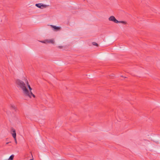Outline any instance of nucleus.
I'll use <instances>...</instances> for the list:
<instances>
[{
    "mask_svg": "<svg viewBox=\"0 0 160 160\" xmlns=\"http://www.w3.org/2000/svg\"><path fill=\"white\" fill-rule=\"evenodd\" d=\"M16 83L18 85V87H19L22 89L24 95H29L28 94V90L27 88L26 84L20 80L18 79L17 80Z\"/></svg>",
    "mask_w": 160,
    "mask_h": 160,
    "instance_id": "nucleus-1",
    "label": "nucleus"
},
{
    "mask_svg": "<svg viewBox=\"0 0 160 160\" xmlns=\"http://www.w3.org/2000/svg\"><path fill=\"white\" fill-rule=\"evenodd\" d=\"M25 83L27 85L28 87L29 88V90H30V92H29V91L28 90V94L29 95H25L26 96H28L30 98H31V97L32 96L33 98H35V96L32 92L31 90H32V89L30 85L29 84L28 82L27 79H26V80H25Z\"/></svg>",
    "mask_w": 160,
    "mask_h": 160,
    "instance_id": "nucleus-2",
    "label": "nucleus"
},
{
    "mask_svg": "<svg viewBox=\"0 0 160 160\" xmlns=\"http://www.w3.org/2000/svg\"><path fill=\"white\" fill-rule=\"evenodd\" d=\"M35 6L41 9H43L45 8H46L49 6L48 5H45L42 3H37L36 4Z\"/></svg>",
    "mask_w": 160,
    "mask_h": 160,
    "instance_id": "nucleus-3",
    "label": "nucleus"
},
{
    "mask_svg": "<svg viewBox=\"0 0 160 160\" xmlns=\"http://www.w3.org/2000/svg\"><path fill=\"white\" fill-rule=\"evenodd\" d=\"M108 20L110 21H113L115 23H118L119 21L117 20L115 17L113 16H111L108 18Z\"/></svg>",
    "mask_w": 160,
    "mask_h": 160,
    "instance_id": "nucleus-4",
    "label": "nucleus"
},
{
    "mask_svg": "<svg viewBox=\"0 0 160 160\" xmlns=\"http://www.w3.org/2000/svg\"><path fill=\"white\" fill-rule=\"evenodd\" d=\"M41 42L45 43H51L52 44H54V40L52 39L50 40H46L45 41H41Z\"/></svg>",
    "mask_w": 160,
    "mask_h": 160,
    "instance_id": "nucleus-5",
    "label": "nucleus"
},
{
    "mask_svg": "<svg viewBox=\"0 0 160 160\" xmlns=\"http://www.w3.org/2000/svg\"><path fill=\"white\" fill-rule=\"evenodd\" d=\"M11 133L12 134V135L13 138L16 137V132L15 130L13 128H11Z\"/></svg>",
    "mask_w": 160,
    "mask_h": 160,
    "instance_id": "nucleus-6",
    "label": "nucleus"
},
{
    "mask_svg": "<svg viewBox=\"0 0 160 160\" xmlns=\"http://www.w3.org/2000/svg\"><path fill=\"white\" fill-rule=\"evenodd\" d=\"M51 26L53 28V30L55 31H58L60 30V28L59 27L52 25H51Z\"/></svg>",
    "mask_w": 160,
    "mask_h": 160,
    "instance_id": "nucleus-7",
    "label": "nucleus"
},
{
    "mask_svg": "<svg viewBox=\"0 0 160 160\" xmlns=\"http://www.w3.org/2000/svg\"><path fill=\"white\" fill-rule=\"evenodd\" d=\"M10 107L11 108L13 109L14 110H15V111H16L17 110V108L14 105H11L10 106Z\"/></svg>",
    "mask_w": 160,
    "mask_h": 160,
    "instance_id": "nucleus-8",
    "label": "nucleus"
},
{
    "mask_svg": "<svg viewBox=\"0 0 160 160\" xmlns=\"http://www.w3.org/2000/svg\"><path fill=\"white\" fill-rule=\"evenodd\" d=\"M14 157V155H11L9 158L8 160H13Z\"/></svg>",
    "mask_w": 160,
    "mask_h": 160,
    "instance_id": "nucleus-9",
    "label": "nucleus"
},
{
    "mask_svg": "<svg viewBox=\"0 0 160 160\" xmlns=\"http://www.w3.org/2000/svg\"><path fill=\"white\" fill-rule=\"evenodd\" d=\"M118 23H120L124 24H127V22L124 21H119Z\"/></svg>",
    "mask_w": 160,
    "mask_h": 160,
    "instance_id": "nucleus-10",
    "label": "nucleus"
},
{
    "mask_svg": "<svg viewBox=\"0 0 160 160\" xmlns=\"http://www.w3.org/2000/svg\"><path fill=\"white\" fill-rule=\"evenodd\" d=\"M92 44L94 46H98V44L96 42H92Z\"/></svg>",
    "mask_w": 160,
    "mask_h": 160,
    "instance_id": "nucleus-11",
    "label": "nucleus"
},
{
    "mask_svg": "<svg viewBox=\"0 0 160 160\" xmlns=\"http://www.w3.org/2000/svg\"><path fill=\"white\" fill-rule=\"evenodd\" d=\"M14 139V140L15 141V142L16 143V144H17V139H16V137H15L14 138H13Z\"/></svg>",
    "mask_w": 160,
    "mask_h": 160,
    "instance_id": "nucleus-12",
    "label": "nucleus"
},
{
    "mask_svg": "<svg viewBox=\"0 0 160 160\" xmlns=\"http://www.w3.org/2000/svg\"><path fill=\"white\" fill-rule=\"evenodd\" d=\"M62 46H59L58 47L59 48H62Z\"/></svg>",
    "mask_w": 160,
    "mask_h": 160,
    "instance_id": "nucleus-13",
    "label": "nucleus"
},
{
    "mask_svg": "<svg viewBox=\"0 0 160 160\" xmlns=\"http://www.w3.org/2000/svg\"><path fill=\"white\" fill-rule=\"evenodd\" d=\"M8 142H7V143H6V144H8Z\"/></svg>",
    "mask_w": 160,
    "mask_h": 160,
    "instance_id": "nucleus-14",
    "label": "nucleus"
},
{
    "mask_svg": "<svg viewBox=\"0 0 160 160\" xmlns=\"http://www.w3.org/2000/svg\"><path fill=\"white\" fill-rule=\"evenodd\" d=\"M32 160V159H31V160Z\"/></svg>",
    "mask_w": 160,
    "mask_h": 160,
    "instance_id": "nucleus-15",
    "label": "nucleus"
}]
</instances>
